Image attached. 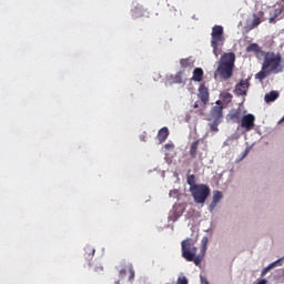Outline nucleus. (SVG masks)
<instances>
[{
    "mask_svg": "<svg viewBox=\"0 0 284 284\" xmlns=\"http://www.w3.org/2000/svg\"><path fill=\"white\" fill-rule=\"evenodd\" d=\"M145 139H148V135H146L145 133H143L142 135H140V140H141L142 142H145V141H146Z\"/></svg>",
    "mask_w": 284,
    "mask_h": 284,
    "instance_id": "31",
    "label": "nucleus"
},
{
    "mask_svg": "<svg viewBox=\"0 0 284 284\" xmlns=\"http://www.w3.org/2000/svg\"><path fill=\"white\" fill-rule=\"evenodd\" d=\"M278 263H281V260H277V261L271 263V264H270L268 266H266V267H268V270H273V267L276 266Z\"/></svg>",
    "mask_w": 284,
    "mask_h": 284,
    "instance_id": "28",
    "label": "nucleus"
},
{
    "mask_svg": "<svg viewBox=\"0 0 284 284\" xmlns=\"http://www.w3.org/2000/svg\"><path fill=\"white\" fill-rule=\"evenodd\" d=\"M256 284H267V280H261Z\"/></svg>",
    "mask_w": 284,
    "mask_h": 284,
    "instance_id": "34",
    "label": "nucleus"
},
{
    "mask_svg": "<svg viewBox=\"0 0 284 284\" xmlns=\"http://www.w3.org/2000/svg\"><path fill=\"white\" fill-rule=\"evenodd\" d=\"M280 14H283V9L278 8V9H275L274 11V19H278Z\"/></svg>",
    "mask_w": 284,
    "mask_h": 284,
    "instance_id": "27",
    "label": "nucleus"
},
{
    "mask_svg": "<svg viewBox=\"0 0 284 284\" xmlns=\"http://www.w3.org/2000/svg\"><path fill=\"white\" fill-rule=\"evenodd\" d=\"M173 83H183V73L178 72L174 77H172Z\"/></svg>",
    "mask_w": 284,
    "mask_h": 284,
    "instance_id": "23",
    "label": "nucleus"
},
{
    "mask_svg": "<svg viewBox=\"0 0 284 284\" xmlns=\"http://www.w3.org/2000/svg\"><path fill=\"white\" fill-rule=\"evenodd\" d=\"M223 101L217 100L216 105L212 106L207 121L211 132H219V125L223 123Z\"/></svg>",
    "mask_w": 284,
    "mask_h": 284,
    "instance_id": "4",
    "label": "nucleus"
},
{
    "mask_svg": "<svg viewBox=\"0 0 284 284\" xmlns=\"http://www.w3.org/2000/svg\"><path fill=\"white\" fill-rule=\"evenodd\" d=\"M94 252L95 251L92 246H88L85 248V254H84L85 258H90V257L94 256Z\"/></svg>",
    "mask_w": 284,
    "mask_h": 284,
    "instance_id": "24",
    "label": "nucleus"
},
{
    "mask_svg": "<svg viewBox=\"0 0 284 284\" xmlns=\"http://www.w3.org/2000/svg\"><path fill=\"white\" fill-rule=\"evenodd\" d=\"M205 284H210V282H205Z\"/></svg>",
    "mask_w": 284,
    "mask_h": 284,
    "instance_id": "39",
    "label": "nucleus"
},
{
    "mask_svg": "<svg viewBox=\"0 0 284 284\" xmlns=\"http://www.w3.org/2000/svg\"><path fill=\"white\" fill-rule=\"evenodd\" d=\"M268 272H270V268L266 266V267L262 271V276H265Z\"/></svg>",
    "mask_w": 284,
    "mask_h": 284,
    "instance_id": "32",
    "label": "nucleus"
},
{
    "mask_svg": "<svg viewBox=\"0 0 284 284\" xmlns=\"http://www.w3.org/2000/svg\"><path fill=\"white\" fill-rule=\"evenodd\" d=\"M223 199V193L221 191H215L213 193V201L211 203V207H216L217 203Z\"/></svg>",
    "mask_w": 284,
    "mask_h": 284,
    "instance_id": "18",
    "label": "nucleus"
},
{
    "mask_svg": "<svg viewBox=\"0 0 284 284\" xmlns=\"http://www.w3.org/2000/svg\"><path fill=\"white\" fill-rule=\"evenodd\" d=\"M183 215V209H180L179 213L176 214L174 221H176V219H179L180 216Z\"/></svg>",
    "mask_w": 284,
    "mask_h": 284,
    "instance_id": "30",
    "label": "nucleus"
},
{
    "mask_svg": "<svg viewBox=\"0 0 284 284\" xmlns=\"http://www.w3.org/2000/svg\"><path fill=\"white\" fill-rule=\"evenodd\" d=\"M200 280H201V283H203V276H201Z\"/></svg>",
    "mask_w": 284,
    "mask_h": 284,
    "instance_id": "38",
    "label": "nucleus"
},
{
    "mask_svg": "<svg viewBox=\"0 0 284 284\" xmlns=\"http://www.w3.org/2000/svg\"><path fill=\"white\" fill-rule=\"evenodd\" d=\"M232 93H230V92H222L221 93V99H222V101H223V103H232Z\"/></svg>",
    "mask_w": 284,
    "mask_h": 284,
    "instance_id": "19",
    "label": "nucleus"
},
{
    "mask_svg": "<svg viewBox=\"0 0 284 284\" xmlns=\"http://www.w3.org/2000/svg\"><path fill=\"white\" fill-rule=\"evenodd\" d=\"M169 136H170V130L168 129V126H163L162 129L159 130L158 141L160 143H165Z\"/></svg>",
    "mask_w": 284,
    "mask_h": 284,
    "instance_id": "14",
    "label": "nucleus"
},
{
    "mask_svg": "<svg viewBox=\"0 0 284 284\" xmlns=\"http://www.w3.org/2000/svg\"><path fill=\"white\" fill-rule=\"evenodd\" d=\"M281 53H274V52H266L264 54V62L262 64V70H267V68H271V72H274L281 68Z\"/></svg>",
    "mask_w": 284,
    "mask_h": 284,
    "instance_id": "6",
    "label": "nucleus"
},
{
    "mask_svg": "<svg viewBox=\"0 0 284 284\" xmlns=\"http://www.w3.org/2000/svg\"><path fill=\"white\" fill-rule=\"evenodd\" d=\"M250 90V80H241L240 83L235 85V94L237 97H245Z\"/></svg>",
    "mask_w": 284,
    "mask_h": 284,
    "instance_id": "11",
    "label": "nucleus"
},
{
    "mask_svg": "<svg viewBox=\"0 0 284 284\" xmlns=\"http://www.w3.org/2000/svg\"><path fill=\"white\" fill-rule=\"evenodd\" d=\"M186 183L190 185V187L199 186V184H196V176L194 174L187 175Z\"/></svg>",
    "mask_w": 284,
    "mask_h": 284,
    "instance_id": "20",
    "label": "nucleus"
},
{
    "mask_svg": "<svg viewBox=\"0 0 284 284\" xmlns=\"http://www.w3.org/2000/svg\"><path fill=\"white\" fill-rule=\"evenodd\" d=\"M126 274H129V277H128L129 283L132 284L134 282V276H135L134 266L132 264L125 265L119 272L120 278H125Z\"/></svg>",
    "mask_w": 284,
    "mask_h": 284,
    "instance_id": "8",
    "label": "nucleus"
},
{
    "mask_svg": "<svg viewBox=\"0 0 284 284\" xmlns=\"http://www.w3.org/2000/svg\"><path fill=\"white\" fill-rule=\"evenodd\" d=\"M191 196L194 203L203 205L210 196V186L207 184H199L197 186L190 187Z\"/></svg>",
    "mask_w": 284,
    "mask_h": 284,
    "instance_id": "5",
    "label": "nucleus"
},
{
    "mask_svg": "<svg viewBox=\"0 0 284 284\" xmlns=\"http://www.w3.org/2000/svg\"><path fill=\"white\" fill-rule=\"evenodd\" d=\"M164 148H165V150H174V144H172V143H166V144L164 145Z\"/></svg>",
    "mask_w": 284,
    "mask_h": 284,
    "instance_id": "29",
    "label": "nucleus"
},
{
    "mask_svg": "<svg viewBox=\"0 0 284 284\" xmlns=\"http://www.w3.org/2000/svg\"><path fill=\"white\" fill-rule=\"evenodd\" d=\"M139 17H143V12L141 10H139V8H134L132 10V18L133 19H139Z\"/></svg>",
    "mask_w": 284,
    "mask_h": 284,
    "instance_id": "25",
    "label": "nucleus"
},
{
    "mask_svg": "<svg viewBox=\"0 0 284 284\" xmlns=\"http://www.w3.org/2000/svg\"><path fill=\"white\" fill-rule=\"evenodd\" d=\"M181 68H192V61H190V58L181 59L180 60Z\"/></svg>",
    "mask_w": 284,
    "mask_h": 284,
    "instance_id": "21",
    "label": "nucleus"
},
{
    "mask_svg": "<svg viewBox=\"0 0 284 284\" xmlns=\"http://www.w3.org/2000/svg\"><path fill=\"white\" fill-rule=\"evenodd\" d=\"M276 19H277V18H274V16L271 17V18L268 19V23H276Z\"/></svg>",
    "mask_w": 284,
    "mask_h": 284,
    "instance_id": "33",
    "label": "nucleus"
},
{
    "mask_svg": "<svg viewBox=\"0 0 284 284\" xmlns=\"http://www.w3.org/2000/svg\"><path fill=\"white\" fill-rule=\"evenodd\" d=\"M227 118L230 119V121H232L233 123H241L242 119H243V114L241 113V110H234L231 111L227 114Z\"/></svg>",
    "mask_w": 284,
    "mask_h": 284,
    "instance_id": "13",
    "label": "nucleus"
},
{
    "mask_svg": "<svg viewBox=\"0 0 284 284\" xmlns=\"http://www.w3.org/2000/svg\"><path fill=\"white\" fill-rule=\"evenodd\" d=\"M201 143H203L202 140H195L191 143L189 154L191 159H199L200 161H203V153L201 152Z\"/></svg>",
    "mask_w": 284,
    "mask_h": 284,
    "instance_id": "7",
    "label": "nucleus"
},
{
    "mask_svg": "<svg viewBox=\"0 0 284 284\" xmlns=\"http://www.w3.org/2000/svg\"><path fill=\"white\" fill-rule=\"evenodd\" d=\"M254 121H256V118H254L253 114H246L242 116V120L240 121L241 128H244L246 132H250V130H253L254 128Z\"/></svg>",
    "mask_w": 284,
    "mask_h": 284,
    "instance_id": "9",
    "label": "nucleus"
},
{
    "mask_svg": "<svg viewBox=\"0 0 284 284\" xmlns=\"http://www.w3.org/2000/svg\"><path fill=\"white\" fill-rule=\"evenodd\" d=\"M246 52H254L255 54H265V52H263V50H261V47H258V44L256 43H251L246 48Z\"/></svg>",
    "mask_w": 284,
    "mask_h": 284,
    "instance_id": "17",
    "label": "nucleus"
},
{
    "mask_svg": "<svg viewBox=\"0 0 284 284\" xmlns=\"http://www.w3.org/2000/svg\"><path fill=\"white\" fill-rule=\"evenodd\" d=\"M187 277L185 275H181L178 277V281L175 284H189Z\"/></svg>",
    "mask_w": 284,
    "mask_h": 284,
    "instance_id": "26",
    "label": "nucleus"
},
{
    "mask_svg": "<svg viewBox=\"0 0 284 284\" xmlns=\"http://www.w3.org/2000/svg\"><path fill=\"white\" fill-rule=\"evenodd\" d=\"M223 45H225V31L223 26L215 24L211 32V48H213V54L216 59L223 52Z\"/></svg>",
    "mask_w": 284,
    "mask_h": 284,
    "instance_id": "3",
    "label": "nucleus"
},
{
    "mask_svg": "<svg viewBox=\"0 0 284 284\" xmlns=\"http://www.w3.org/2000/svg\"><path fill=\"white\" fill-rule=\"evenodd\" d=\"M95 272H103V266H99L95 268Z\"/></svg>",
    "mask_w": 284,
    "mask_h": 284,
    "instance_id": "35",
    "label": "nucleus"
},
{
    "mask_svg": "<svg viewBox=\"0 0 284 284\" xmlns=\"http://www.w3.org/2000/svg\"><path fill=\"white\" fill-rule=\"evenodd\" d=\"M121 282L120 281H115L114 284H120Z\"/></svg>",
    "mask_w": 284,
    "mask_h": 284,
    "instance_id": "37",
    "label": "nucleus"
},
{
    "mask_svg": "<svg viewBox=\"0 0 284 284\" xmlns=\"http://www.w3.org/2000/svg\"><path fill=\"white\" fill-rule=\"evenodd\" d=\"M236 61V54L233 52L224 53L219 60L217 69L215 70V77H221L224 81L232 79L234 74V62Z\"/></svg>",
    "mask_w": 284,
    "mask_h": 284,
    "instance_id": "2",
    "label": "nucleus"
},
{
    "mask_svg": "<svg viewBox=\"0 0 284 284\" xmlns=\"http://www.w3.org/2000/svg\"><path fill=\"white\" fill-rule=\"evenodd\" d=\"M267 77V71L261 70L255 74V79H258V81H263Z\"/></svg>",
    "mask_w": 284,
    "mask_h": 284,
    "instance_id": "22",
    "label": "nucleus"
},
{
    "mask_svg": "<svg viewBox=\"0 0 284 284\" xmlns=\"http://www.w3.org/2000/svg\"><path fill=\"white\" fill-rule=\"evenodd\" d=\"M193 108H199V102H195L194 104H193Z\"/></svg>",
    "mask_w": 284,
    "mask_h": 284,
    "instance_id": "36",
    "label": "nucleus"
},
{
    "mask_svg": "<svg viewBox=\"0 0 284 284\" xmlns=\"http://www.w3.org/2000/svg\"><path fill=\"white\" fill-rule=\"evenodd\" d=\"M276 99H278V91H271V92L266 93L264 97L265 103H272V102L276 101Z\"/></svg>",
    "mask_w": 284,
    "mask_h": 284,
    "instance_id": "16",
    "label": "nucleus"
},
{
    "mask_svg": "<svg viewBox=\"0 0 284 284\" xmlns=\"http://www.w3.org/2000/svg\"><path fill=\"white\" fill-rule=\"evenodd\" d=\"M197 92L199 99L204 103V105H207V103H210V89L202 83L200 84Z\"/></svg>",
    "mask_w": 284,
    "mask_h": 284,
    "instance_id": "10",
    "label": "nucleus"
},
{
    "mask_svg": "<svg viewBox=\"0 0 284 284\" xmlns=\"http://www.w3.org/2000/svg\"><path fill=\"white\" fill-rule=\"evenodd\" d=\"M210 240L207 236L202 237L201 241V254L196 255L197 248L194 245V241L190 237L181 242L182 247V256L189 263H194V265L199 266L203 263V258H205V252H207V243Z\"/></svg>",
    "mask_w": 284,
    "mask_h": 284,
    "instance_id": "1",
    "label": "nucleus"
},
{
    "mask_svg": "<svg viewBox=\"0 0 284 284\" xmlns=\"http://www.w3.org/2000/svg\"><path fill=\"white\" fill-rule=\"evenodd\" d=\"M264 17H265V12L263 11H258L257 13L253 14V21L251 23V28H258V26H261V23L265 21Z\"/></svg>",
    "mask_w": 284,
    "mask_h": 284,
    "instance_id": "12",
    "label": "nucleus"
},
{
    "mask_svg": "<svg viewBox=\"0 0 284 284\" xmlns=\"http://www.w3.org/2000/svg\"><path fill=\"white\" fill-rule=\"evenodd\" d=\"M203 69L202 68H195L193 70V77H192V81H195L197 83H201V81H203Z\"/></svg>",
    "mask_w": 284,
    "mask_h": 284,
    "instance_id": "15",
    "label": "nucleus"
}]
</instances>
